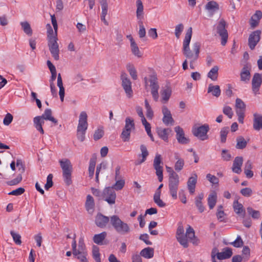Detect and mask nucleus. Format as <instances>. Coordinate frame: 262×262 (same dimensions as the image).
<instances>
[{
  "label": "nucleus",
  "instance_id": "1",
  "mask_svg": "<svg viewBox=\"0 0 262 262\" xmlns=\"http://www.w3.org/2000/svg\"><path fill=\"white\" fill-rule=\"evenodd\" d=\"M192 33V28L189 27L187 31L183 42V53L186 59L196 61L199 56L200 44L198 42L194 43L192 45V50H190L189 44L191 39Z\"/></svg>",
  "mask_w": 262,
  "mask_h": 262
},
{
  "label": "nucleus",
  "instance_id": "2",
  "mask_svg": "<svg viewBox=\"0 0 262 262\" xmlns=\"http://www.w3.org/2000/svg\"><path fill=\"white\" fill-rule=\"evenodd\" d=\"M52 110L50 108H47L41 116H36L34 118L33 122L34 126L41 134H44V131L42 127V125L45 123L43 120H49L55 124H57V120L52 116Z\"/></svg>",
  "mask_w": 262,
  "mask_h": 262
},
{
  "label": "nucleus",
  "instance_id": "3",
  "mask_svg": "<svg viewBox=\"0 0 262 262\" xmlns=\"http://www.w3.org/2000/svg\"><path fill=\"white\" fill-rule=\"evenodd\" d=\"M110 223L119 234L125 235L129 233L131 231L129 225L122 221L117 215H113L110 217Z\"/></svg>",
  "mask_w": 262,
  "mask_h": 262
},
{
  "label": "nucleus",
  "instance_id": "4",
  "mask_svg": "<svg viewBox=\"0 0 262 262\" xmlns=\"http://www.w3.org/2000/svg\"><path fill=\"white\" fill-rule=\"evenodd\" d=\"M60 167L62 170V176L64 181L67 185L72 184V172L73 170L72 164L68 159H63L59 161Z\"/></svg>",
  "mask_w": 262,
  "mask_h": 262
},
{
  "label": "nucleus",
  "instance_id": "5",
  "mask_svg": "<svg viewBox=\"0 0 262 262\" xmlns=\"http://www.w3.org/2000/svg\"><path fill=\"white\" fill-rule=\"evenodd\" d=\"M144 81L146 88L147 86L148 81L150 82L149 86L151 89V94L152 96L155 101H158L159 99L158 90L159 89V85L158 83V79L156 73L154 72H152L149 75V78L147 77H145L144 78Z\"/></svg>",
  "mask_w": 262,
  "mask_h": 262
},
{
  "label": "nucleus",
  "instance_id": "6",
  "mask_svg": "<svg viewBox=\"0 0 262 262\" xmlns=\"http://www.w3.org/2000/svg\"><path fill=\"white\" fill-rule=\"evenodd\" d=\"M209 130V125L205 124L199 127H193L192 132L195 137L202 141H204L208 139V136L207 134Z\"/></svg>",
  "mask_w": 262,
  "mask_h": 262
},
{
  "label": "nucleus",
  "instance_id": "7",
  "mask_svg": "<svg viewBox=\"0 0 262 262\" xmlns=\"http://www.w3.org/2000/svg\"><path fill=\"white\" fill-rule=\"evenodd\" d=\"M180 183L179 176H176L168 179V187L170 194L171 197L174 199H177V192Z\"/></svg>",
  "mask_w": 262,
  "mask_h": 262
},
{
  "label": "nucleus",
  "instance_id": "8",
  "mask_svg": "<svg viewBox=\"0 0 262 262\" xmlns=\"http://www.w3.org/2000/svg\"><path fill=\"white\" fill-rule=\"evenodd\" d=\"M122 86L125 91L126 96L130 98L133 96V90L132 89V82L128 77L126 73L123 72L121 75Z\"/></svg>",
  "mask_w": 262,
  "mask_h": 262
},
{
  "label": "nucleus",
  "instance_id": "9",
  "mask_svg": "<svg viewBox=\"0 0 262 262\" xmlns=\"http://www.w3.org/2000/svg\"><path fill=\"white\" fill-rule=\"evenodd\" d=\"M226 26V23L223 19L220 20L217 26V32L222 37L221 43L223 46H225L226 43L228 36Z\"/></svg>",
  "mask_w": 262,
  "mask_h": 262
},
{
  "label": "nucleus",
  "instance_id": "10",
  "mask_svg": "<svg viewBox=\"0 0 262 262\" xmlns=\"http://www.w3.org/2000/svg\"><path fill=\"white\" fill-rule=\"evenodd\" d=\"M162 163L161 156L157 154L154 160V167L156 170V173L158 178L159 182L163 181V168L160 164Z\"/></svg>",
  "mask_w": 262,
  "mask_h": 262
},
{
  "label": "nucleus",
  "instance_id": "11",
  "mask_svg": "<svg viewBox=\"0 0 262 262\" xmlns=\"http://www.w3.org/2000/svg\"><path fill=\"white\" fill-rule=\"evenodd\" d=\"M116 198V194L112 188L108 187L103 190L102 199H104L109 204H114Z\"/></svg>",
  "mask_w": 262,
  "mask_h": 262
},
{
  "label": "nucleus",
  "instance_id": "12",
  "mask_svg": "<svg viewBox=\"0 0 262 262\" xmlns=\"http://www.w3.org/2000/svg\"><path fill=\"white\" fill-rule=\"evenodd\" d=\"M57 40L58 39H53L48 41L49 51L54 59L56 60H58L59 59V49Z\"/></svg>",
  "mask_w": 262,
  "mask_h": 262
},
{
  "label": "nucleus",
  "instance_id": "13",
  "mask_svg": "<svg viewBox=\"0 0 262 262\" xmlns=\"http://www.w3.org/2000/svg\"><path fill=\"white\" fill-rule=\"evenodd\" d=\"M261 32L256 30L253 32L249 36L248 39V45L251 50H253L260 38Z\"/></svg>",
  "mask_w": 262,
  "mask_h": 262
},
{
  "label": "nucleus",
  "instance_id": "14",
  "mask_svg": "<svg viewBox=\"0 0 262 262\" xmlns=\"http://www.w3.org/2000/svg\"><path fill=\"white\" fill-rule=\"evenodd\" d=\"M162 112L163 115L162 119L163 122L166 125H173L174 120L172 117L170 111L166 106H163L162 107Z\"/></svg>",
  "mask_w": 262,
  "mask_h": 262
},
{
  "label": "nucleus",
  "instance_id": "15",
  "mask_svg": "<svg viewBox=\"0 0 262 262\" xmlns=\"http://www.w3.org/2000/svg\"><path fill=\"white\" fill-rule=\"evenodd\" d=\"M184 228L183 226H179L177 229L176 233V237L179 243L184 248L188 246L187 239L186 238L184 234Z\"/></svg>",
  "mask_w": 262,
  "mask_h": 262
},
{
  "label": "nucleus",
  "instance_id": "16",
  "mask_svg": "<svg viewBox=\"0 0 262 262\" xmlns=\"http://www.w3.org/2000/svg\"><path fill=\"white\" fill-rule=\"evenodd\" d=\"M110 221V217L98 213L95 217V224L99 228H104Z\"/></svg>",
  "mask_w": 262,
  "mask_h": 262
},
{
  "label": "nucleus",
  "instance_id": "17",
  "mask_svg": "<svg viewBox=\"0 0 262 262\" xmlns=\"http://www.w3.org/2000/svg\"><path fill=\"white\" fill-rule=\"evenodd\" d=\"M174 131L176 133V138L179 143L186 144L189 143V140L185 137L184 132L182 127L177 126L174 127Z\"/></svg>",
  "mask_w": 262,
  "mask_h": 262
},
{
  "label": "nucleus",
  "instance_id": "18",
  "mask_svg": "<svg viewBox=\"0 0 262 262\" xmlns=\"http://www.w3.org/2000/svg\"><path fill=\"white\" fill-rule=\"evenodd\" d=\"M262 82V77L260 74L255 73L252 80V90L255 94L259 91V88Z\"/></svg>",
  "mask_w": 262,
  "mask_h": 262
},
{
  "label": "nucleus",
  "instance_id": "19",
  "mask_svg": "<svg viewBox=\"0 0 262 262\" xmlns=\"http://www.w3.org/2000/svg\"><path fill=\"white\" fill-rule=\"evenodd\" d=\"M127 37L130 42V50L132 54L138 58H141L142 56V54L133 37L131 35H128Z\"/></svg>",
  "mask_w": 262,
  "mask_h": 262
},
{
  "label": "nucleus",
  "instance_id": "20",
  "mask_svg": "<svg viewBox=\"0 0 262 262\" xmlns=\"http://www.w3.org/2000/svg\"><path fill=\"white\" fill-rule=\"evenodd\" d=\"M140 150L141 154L138 155V159L135 162V165H138L141 164L145 162L146 160L147 156L149 155L147 149L143 144L141 145Z\"/></svg>",
  "mask_w": 262,
  "mask_h": 262
},
{
  "label": "nucleus",
  "instance_id": "21",
  "mask_svg": "<svg viewBox=\"0 0 262 262\" xmlns=\"http://www.w3.org/2000/svg\"><path fill=\"white\" fill-rule=\"evenodd\" d=\"M87 115L85 112H82L79 116L77 129L86 130L88 128Z\"/></svg>",
  "mask_w": 262,
  "mask_h": 262
},
{
  "label": "nucleus",
  "instance_id": "22",
  "mask_svg": "<svg viewBox=\"0 0 262 262\" xmlns=\"http://www.w3.org/2000/svg\"><path fill=\"white\" fill-rule=\"evenodd\" d=\"M261 17L262 12L260 10L256 11L250 19V25L252 29H254L258 26Z\"/></svg>",
  "mask_w": 262,
  "mask_h": 262
},
{
  "label": "nucleus",
  "instance_id": "23",
  "mask_svg": "<svg viewBox=\"0 0 262 262\" xmlns=\"http://www.w3.org/2000/svg\"><path fill=\"white\" fill-rule=\"evenodd\" d=\"M197 174L194 173L193 176L188 179L187 183L189 193L193 194L195 191V185L197 182Z\"/></svg>",
  "mask_w": 262,
  "mask_h": 262
},
{
  "label": "nucleus",
  "instance_id": "24",
  "mask_svg": "<svg viewBox=\"0 0 262 262\" xmlns=\"http://www.w3.org/2000/svg\"><path fill=\"white\" fill-rule=\"evenodd\" d=\"M171 89L169 86L166 85L162 89V90L161 91V94L162 97L161 101L162 103L165 104L168 102L171 95Z\"/></svg>",
  "mask_w": 262,
  "mask_h": 262
},
{
  "label": "nucleus",
  "instance_id": "25",
  "mask_svg": "<svg viewBox=\"0 0 262 262\" xmlns=\"http://www.w3.org/2000/svg\"><path fill=\"white\" fill-rule=\"evenodd\" d=\"M243 162V159L242 157H236L233 163L232 170V171L237 174L241 172V167Z\"/></svg>",
  "mask_w": 262,
  "mask_h": 262
},
{
  "label": "nucleus",
  "instance_id": "26",
  "mask_svg": "<svg viewBox=\"0 0 262 262\" xmlns=\"http://www.w3.org/2000/svg\"><path fill=\"white\" fill-rule=\"evenodd\" d=\"M232 255V249L230 248L223 249V251L217 253V258L223 260L230 258Z\"/></svg>",
  "mask_w": 262,
  "mask_h": 262
},
{
  "label": "nucleus",
  "instance_id": "27",
  "mask_svg": "<svg viewBox=\"0 0 262 262\" xmlns=\"http://www.w3.org/2000/svg\"><path fill=\"white\" fill-rule=\"evenodd\" d=\"M250 67L248 64L244 66L241 72V80L242 81L247 82L250 78Z\"/></svg>",
  "mask_w": 262,
  "mask_h": 262
},
{
  "label": "nucleus",
  "instance_id": "28",
  "mask_svg": "<svg viewBox=\"0 0 262 262\" xmlns=\"http://www.w3.org/2000/svg\"><path fill=\"white\" fill-rule=\"evenodd\" d=\"M85 208L86 210L89 213L92 214L94 209V200L93 198L91 195H88L85 202Z\"/></svg>",
  "mask_w": 262,
  "mask_h": 262
},
{
  "label": "nucleus",
  "instance_id": "29",
  "mask_svg": "<svg viewBox=\"0 0 262 262\" xmlns=\"http://www.w3.org/2000/svg\"><path fill=\"white\" fill-rule=\"evenodd\" d=\"M185 236L186 239H189L193 244H198V239L195 238L194 231L191 226H188Z\"/></svg>",
  "mask_w": 262,
  "mask_h": 262
},
{
  "label": "nucleus",
  "instance_id": "30",
  "mask_svg": "<svg viewBox=\"0 0 262 262\" xmlns=\"http://www.w3.org/2000/svg\"><path fill=\"white\" fill-rule=\"evenodd\" d=\"M208 93H211L212 95L218 98L221 94V91L219 85H214L212 84H210L207 90Z\"/></svg>",
  "mask_w": 262,
  "mask_h": 262
},
{
  "label": "nucleus",
  "instance_id": "31",
  "mask_svg": "<svg viewBox=\"0 0 262 262\" xmlns=\"http://www.w3.org/2000/svg\"><path fill=\"white\" fill-rule=\"evenodd\" d=\"M233 207L235 212L239 215L244 217L245 215V210L242 204L239 203L238 201H235L233 204Z\"/></svg>",
  "mask_w": 262,
  "mask_h": 262
},
{
  "label": "nucleus",
  "instance_id": "32",
  "mask_svg": "<svg viewBox=\"0 0 262 262\" xmlns=\"http://www.w3.org/2000/svg\"><path fill=\"white\" fill-rule=\"evenodd\" d=\"M137 6L136 16L138 19H142L144 15V7L141 0H137L136 2Z\"/></svg>",
  "mask_w": 262,
  "mask_h": 262
},
{
  "label": "nucleus",
  "instance_id": "33",
  "mask_svg": "<svg viewBox=\"0 0 262 262\" xmlns=\"http://www.w3.org/2000/svg\"><path fill=\"white\" fill-rule=\"evenodd\" d=\"M253 128L256 130H259L262 128V116L254 114Z\"/></svg>",
  "mask_w": 262,
  "mask_h": 262
},
{
  "label": "nucleus",
  "instance_id": "34",
  "mask_svg": "<svg viewBox=\"0 0 262 262\" xmlns=\"http://www.w3.org/2000/svg\"><path fill=\"white\" fill-rule=\"evenodd\" d=\"M203 198L204 194L203 193H200L195 199V206L200 213H202L205 210V207L202 202V200Z\"/></svg>",
  "mask_w": 262,
  "mask_h": 262
},
{
  "label": "nucleus",
  "instance_id": "35",
  "mask_svg": "<svg viewBox=\"0 0 262 262\" xmlns=\"http://www.w3.org/2000/svg\"><path fill=\"white\" fill-rule=\"evenodd\" d=\"M208 204L210 209L215 206L217 201V194L215 191L211 192L208 198Z\"/></svg>",
  "mask_w": 262,
  "mask_h": 262
},
{
  "label": "nucleus",
  "instance_id": "36",
  "mask_svg": "<svg viewBox=\"0 0 262 262\" xmlns=\"http://www.w3.org/2000/svg\"><path fill=\"white\" fill-rule=\"evenodd\" d=\"M171 132L169 128H157V133L159 136L165 141H168V136Z\"/></svg>",
  "mask_w": 262,
  "mask_h": 262
},
{
  "label": "nucleus",
  "instance_id": "37",
  "mask_svg": "<svg viewBox=\"0 0 262 262\" xmlns=\"http://www.w3.org/2000/svg\"><path fill=\"white\" fill-rule=\"evenodd\" d=\"M46 28L47 29V40L48 41L52 40L53 39H58L57 38V33L55 31H53V30L50 25V24H48L46 25Z\"/></svg>",
  "mask_w": 262,
  "mask_h": 262
},
{
  "label": "nucleus",
  "instance_id": "38",
  "mask_svg": "<svg viewBox=\"0 0 262 262\" xmlns=\"http://www.w3.org/2000/svg\"><path fill=\"white\" fill-rule=\"evenodd\" d=\"M154 249L150 247H147L141 250L140 255L145 258L149 259L154 256Z\"/></svg>",
  "mask_w": 262,
  "mask_h": 262
},
{
  "label": "nucleus",
  "instance_id": "39",
  "mask_svg": "<svg viewBox=\"0 0 262 262\" xmlns=\"http://www.w3.org/2000/svg\"><path fill=\"white\" fill-rule=\"evenodd\" d=\"M235 106L236 113H237V112H245L246 104L242 99L239 98H236L235 100Z\"/></svg>",
  "mask_w": 262,
  "mask_h": 262
},
{
  "label": "nucleus",
  "instance_id": "40",
  "mask_svg": "<svg viewBox=\"0 0 262 262\" xmlns=\"http://www.w3.org/2000/svg\"><path fill=\"white\" fill-rule=\"evenodd\" d=\"M219 68L217 66H214L208 72L207 77L212 81H216L218 78Z\"/></svg>",
  "mask_w": 262,
  "mask_h": 262
},
{
  "label": "nucleus",
  "instance_id": "41",
  "mask_svg": "<svg viewBox=\"0 0 262 262\" xmlns=\"http://www.w3.org/2000/svg\"><path fill=\"white\" fill-rule=\"evenodd\" d=\"M107 235L106 232L104 231L101 233L94 235L93 237V241L98 245H102L103 241L105 239Z\"/></svg>",
  "mask_w": 262,
  "mask_h": 262
},
{
  "label": "nucleus",
  "instance_id": "42",
  "mask_svg": "<svg viewBox=\"0 0 262 262\" xmlns=\"http://www.w3.org/2000/svg\"><path fill=\"white\" fill-rule=\"evenodd\" d=\"M205 8L209 11L214 12L219 9V6L216 2L210 1L206 4Z\"/></svg>",
  "mask_w": 262,
  "mask_h": 262
},
{
  "label": "nucleus",
  "instance_id": "43",
  "mask_svg": "<svg viewBox=\"0 0 262 262\" xmlns=\"http://www.w3.org/2000/svg\"><path fill=\"white\" fill-rule=\"evenodd\" d=\"M236 148L237 149H243L245 148L247 144V141L242 136H239L236 139Z\"/></svg>",
  "mask_w": 262,
  "mask_h": 262
},
{
  "label": "nucleus",
  "instance_id": "44",
  "mask_svg": "<svg viewBox=\"0 0 262 262\" xmlns=\"http://www.w3.org/2000/svg\"><path fill=\"white\" fill-rule=\"evenodd\" d=\"M126 69L133 79H137L138 76L137 74V71L135 67L133 64H128L126 66Z\"/></svg>",
  "mask_w": 262,
  "mask_h": 262
},
{
  "label": "nucleus",
  "instance_id": "45",
  "mask_svg": "<svg viewBox=\"0 0 262 262\" xmlns=\"http://www.w3.org/2000/svg\"><path fill=\"white\" fill-rule=\"evenodd\" d=\"M22 29L24 32L28 35L31 36L32 34V30L30 24L27 21L20 23Z\"/></svg>",
  "mask_w": 262,
  "mask_h": 262
},
{
  "label": "nucleus",
  "instance_id": "46",
  "mask_svg": "<svg viewBox=\"0 0 262 262\" xmlns=\"http://www.w3.org/2000/svg\"><path fill=\"white\" fill-rule=\"evenodd\" d=\"M135 123L134 120L130 118L127 117L125 119V125L124 127V129H128L129 130H133L135 129Z\"/></svg>",
  "mask_w": 262,
  "mask_h": 262
},
{
  "label": "nucleus",
  "instance_id": "47",
  "mask_svg": "<svg viewBox=\"0 0 262 262\" xmlns=\"http://www.w3.org/2000/svg\"><path fill=\"white\" fill-rule=\"evenodd\" d=\"M116 183L114 185L111 187L114 190H119L123 188L125 185V181L124 180H115Z\"/></svg>",
  "mask_w": 262,
  "mask_h": 262
},
{
  "label": "nucleus",
  "instance_id": "48",
  "mask_svg": "<svg viewBox=\"0 0 262 262\" xmlns=\"http://www.w3.org/2000/svg\"><path fill=\"white\" fill-rule=\"evenodd\" d=\"M145 107L146 110V115L149 119H152L154 116V112L147 99L145 100Z\"/></svg>",
  "mask_w": 262,
  "mask_h": 262
},
{
  "label": "nucleus",
  "instance_id": "49",
  "mask_svg": "<svg viewBox=\"0 0 262 262\" xmlns=\"http://www.w3.org/2000/svg\"><path fill=\"white\" fill-rule=\"evenodd\" d=\"M131 132V130H128V129H123L120 136L123 141L128 142L129 140Z\"/></svg>",
  "mask_w": 262,
  "mask_h": 262
},
{
  "label": "nucleus",
  "instance_id": "50",
  "mask_svg": "<svg viewBox=\"0 0 262 262\" xmlns=\"http://www.w3.org/2000/svg\"><path fill=\"white\" fill-rule=\"evenodd\" d=\"M96 161L94 159H91L90 161V164L89 167V175L91 178H92L94 174L95 168Z\"/></svg>",
  "mask_w": 262,
  "mask_h": 262
},
{
  "label": "nucleus",
  "instance_id": "51",
  "mask_svg": "<svg viewBox=\"0 0 262 262\" xmlns=\"http://www.w3.org/2000/svg\"><path fill=\"white\" fill-rule=\"evenodd\" d=\"M10 234L11 235L15 243L18 245H20L21 244L20 235L15 232L14 231H11Z\"/></svg>",
  "mask_w": 262,
  "mask_h": 262
},
{
  "label": "nucleus",
  "instance_id": "52",
  "mask_svg": "<svg viewBox=\"0 0 262 262\" xmlns=\"http://www.w3.org/2000/svg\"><path fill=\"white\" fill-rule=\"evenodd\" d=\"M104 135V130L102 127H99L94 134V139L98 140L101 138Z\"/></svg>",
  "mask_w": 262,
  "mask_h": 262
},
{
  "label": "nucleus",
  "instance_id": "53",
  "mask_svg": "<svg viewBox=\"0 0 262 262\" xmlns=\"http://www.w3.org/2000/svg\"><path fill=\"white\" fill-rule=\"evenodd\" d=\"M229 132L228 127H223L220 132L221 141L222 143H225L226 140L227 135Z\"/></svg>",
  "mask_w": 262,
  "mask_h": 262
},
{
  "label": "nucleus",
  "instance_id": "54",
  "mask_svg": "<svg viewBox=\"0 0 262 262\" xmlns=\"http://www.w3.org/2000/svg\"><path fill=\"white\" fill-rule=\"evenodd\" d=\"M160 195L157 193V194H154V201L155 203L159 206L160 207H164L166 206V204L160 199Z\"/></svg>",
  "mask_w": 262,
  "mask_h": 262
},
{
  "label": "nucleus",
  "instance_id": "55",
  "mask_svg": "<svg viewBox=\"0 0 262 262\" xmlns=\"http://www.w3.org/2000/svg\"><path fill=\"white\" fill-rule=\"evenodd\" d=\"M248 213L251 215L252 218L257 219L260 217V212L258 211L253 209L251 207L247 208Z\"/></svg>",
  "mask_w": 262,
  "mask_h": 262
},
{
  "label": "nucleus",
  "instance_id": "56",
  "mask_svg": "<svg viewBox=\"0 0 262 262\" xmlns=\"http://www.w3.org/2000/svg\"><path fill=\"white\" fill-rule=\"evenodd\" d=\"M184 161L183 159H179L174 164V169L177 171H181L184 167Z\"/></svg>",
  "mask_w": 262,
  "mask_h": 262
},
{
  "label": "nucleus",
  "instance_id": "57",
  "mask_svg": "<svg viewBox=\"0 0 262 262\" xmlns=\"http://www.w3.org/2000/svg\"><path fill=\"white\" fill-rule=\"evenodd\" d=\"M230 244L236 248H239L243 246L244 242L240 236H237L236 239L234 242L230 243Z\"/></svg>",
  "mask_w": 262,
  "mask_h": 262
},
{
  "label": "nucleus",
  "instance_id": "58",
  "mask_svg": "<svg viewBox=\"0 0 262 262\" xmlns=\"http://www.w3.org/2000/svg\"><path fill=\"white\" fill-rule=\"evenodd\" d=\"M184 29V26L182 24H180L176 26L174 34L176 37L178 39L180 38L181 34Z\"/></svg>",
  "mask_w": 262,
  "mask_h": 262
},
{
  "label": "nucleus",
  "instance_id": "59",
  "mask_svg": "<svg viewBox=\"0 0 262 262\" xmlns=\"http://www.w3.org/2000/svg\"><path fill=\"white\" fill-rule=\"evenodd\" d=\"M93 255L96 262H100L99 248L97 246H94L93 248Z\"/></svg>",
  "mask_w": 262,
  "mask_h": 262
},
{
  "label": "nucleus",
  "instance_id": "60",
  "mask_svg": "<svg viewBox=\"0 0 262 262\" xmlns=\"http://www.w3.org/2000/svg\"><path fill=\"white\" fill-rule=\"evenodd\" d=\"M206 178L212 184H219V179L214 175H212L210 173H208L206 175Z\"/></svg>",
  "mask_w": 262,
  "mask_h": 262
},
{
  "label": "nucleus",
  "instance_id": "61",
  "mask_svg": "<svg viewBox=\"0 0 262 262\" xmlns=\"http://www.w3.org/2000/svg\"><path fill=\"white\" fill-rule=\"evenodd\" d=\"M21 180L22 176L20 173H19L15 179L10 181H8L7 182V184L10 186L15 185L19 183L21 181Z\"/></svg>",
  "mask_w": 262,
  "mask_h": 262
},
{
  "label": "nucleus",
  "instance_id": "62",
  "mask_svg": "<svg viewBox=\"0 0 262 262\" xmlns=\"http://www.w3.org/2000/svg\"><path fill=\"white\" fill-rule=\"evenodd\" d=\"M223 113L227 115L229 118H232L233 112L231 107L229 106H225L223 110Z\"/></svg>",
  "mask_w": 262,
  "mask_h": 262
},
{
  "label": "nucleus",
  "instance_id": "63",
  "mask_svg": "<svg viewBox=\"0 0 262 262\" xmlns=\"http://www.w3.org/2000/svg\"><path fill=\"white\" fill-rule=\"evenodd\" d=\"M224 215L225 213L223 210V206L222 205H220V206L218 207L216 212V216L217 219L220 220V222L223 221Z\"/></svg>",
  "mask_w": 262,
  "mask_h": 262
},
{
  "label": "nucleus",
  "instance_id": "64",
  "mask_svg": "<svg viewBox=\"0 0 262 262\" xmlns=\"http://www.w3.org/2000/svg\"><path fill=\"white\" fill-rule=\"evenodd\" d=\"M13 118V117L11 114L7 113L3 120L4 124L7 126L9 125L12 122Z\"/></svg>",
  "mask_w": 262,
  "mask_h": 262
}]
</instances>
